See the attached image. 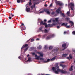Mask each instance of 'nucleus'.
Segmentation results:
<instances>
[{"label": "nucleus", "instance_id": "nucleus-38", "mask_svg": "<svg viewBox=\"0 0 75 75\" xmlns=\"http://www.w3.org/2000/svg\"><path fill=\"white\" fill-rule=\"evenodd\" d=\"M67 33H68V32L65 31L64 32V34H66Z\"/></svg>", "mask_w": 75, "mask_h": 75}, {"label": "nucleus", "instance_id": "nucleus-52", "mask_svg": "<svg viewBox=\"0 0 75 75\" xmlns=\"http://www.w3.org/2000/svg\"><path fill=\"white\" fill-rule=\"evenodd\" d=\"M44 21L45 22H46V21H47V20L46 19L44 20Z\"/></svg>", "mask_w": 75, "mask_h": 75}, {"label": "nucleus", "instance_id": "nucleus-40", "mask_svg": "<svg viewBox=\"0 0 75 75\" xmlns=\"http://www.w3.org/2000/svg\"><path fill=\"white\" fill-rule=\"evenodd\" d=\"M69 58H70L71 59H72V56L71 55H69Z\"/></svg>", "mask_w": 75, "mask_h": 75}, {"label": "nucleus", "instance_id": "nucleus-36", "mask_svg": "<svg viewBox=\"0 0 75 75\" xmlns=\"http://www.w3.org/2000/svg\"><path fill=\"white\" fill-rule=\"evenodd\" d=\"M52 6V4L51 3V4L49 6V7H51Z\"/></svg>", "mask_w": 75, "mask_h": 75}, {"label": "nucleus", "instance_id": "nucleus-43", "mask_svg": "<svg viewBox=\"0 0 75 75\" xmlns=\"http://www.w3.org/2000/svg\"><path fill=\"white\" fill-rule=\"evenodd\" d=\"M40 38H37V39H36V41H39V40H40Z\"/></svg>", "mask_w": 75, "mask_h": 75}, {"label": "nucleus", "instance_id": "nucleus-24", "mask_svg": "<svg viewBox=\"0 0 75 75\" xmlns=\"http://www.w3.org/2000/svg\"><path fill=\"white\" fill-rule=\"evenodd\" d=\"M47 36V35H43L42 38V39H44V37H45Z\"/></svg>", "mask_w": 75, "mask_h": 75}, {"label": "nucleus", "instance_id": "nucleus-45", "mask_svg": "<svg viewBox=\"0 0 75 75\" xmlns=\"http://www.w3.org/2000/svg\"><path fill=\"white\" fill-rule=\"evenodd\" d=\"M31 4H32V3H31V2H30L29 3V6L30 5H31Z\"/></svg>", "mask_w": 75, "mask_h": 75}, {"label": "nucleus", "instance_id": "nucleus-26", "mask_svg": "<svg viewBox=\"0 0 75 75\" xmlns=\"http://www.w3.org/2000/svg\"><path fill=\"white\" fill-rule=\"evenodd\" d=\"M51 15H52V16H53V15H54L55 14V12L54 11L52 12L51 13Z\"/></svg>", "mask_w": 75, "mask_h": 75}, {"label": "nucleus", "instance_id": "nucleus-60", "mask_svg": "<svg viewBox=\"0 0 75 75\" xmlns=\"http://www.w3.org/2000/svg\"><path fill=\"white\" fill-rule=\"evenodd\" d=\"M29 54H28V55H27V57H29Z\"/></svg>", "mask_w": 75, "mask_h": 75}, {"label": "nucleus", "instance_id": "nucleus-25", "mask_svg": "<svg viewBox=\"0 0 75 75\" xmlns=\"http://www.w3.org/2000/svg\"><path fill=\"white\" fill-rule=\"evenodd\" d=\"M31 61V57H29L28 58L27 61H29V62H30V61Z\"/></svg>", "mask_w": 75, "mask_h": 75}, {"label": "nucleus", "instance_id": "nucleus-46", "mask_svg": "<svg viewBox=\"0 0 75 75\" xmlns=\"http://www.w3.org/2000/svg\"><path fill=\"white\" fill-rule=\"evenodd\" d=\"M44 6L46 7L48 6V5H47V4H45Z\"/></svg>", "mask_w": 75, "mask_h": 75}, {"label": "nucleus", "instance_id": "nucleus-14", "mask_svg": "<svg viewBox=\"0 0 75 75\" xmlns=\"http://www.w3.org/2000/svg\"><path fill=\"white\" fill-rule=\"evenodd\" d=\"M62 47L63 48H64L63 50H65V49H66L67 47H66V44H64L62 45Z\"/></svg>", "mask_w": 75, "mask_h": 75}, {"label": "nucleus", "instance_id": "nucleus-7", "mask_svg": "<svg viewBox=\"0 0 75 75\" xmlns=\"http://www.w3.org/2000/svg\"><path fill=\"white\" fill-rule=\"evenodd\" d=\"M55 1L57 5H59V6H62V5H63V3H61V2L57 1V0H55Z\"/></svg>", "mask_w": 75, "mask_h": 75}, {"label": "nucleus", "instance_id": "nucleus-22", "mask_svg": "<svg viewBox=\"0 0 75 75\" xmlns=\"http://www.w3.org/2000/svg\"><path fill=\"white\" fill-rule=\"evenodd\" d=\"M45 9H43L42 11H41L39 12L40 14H42V13H43L45 12Z\"/></svg>", "mask_w": 75, "mask_h": 75}, {"label": "nucleus", "instance_id": "nucleus-41", "mask_svg": "<svg viewBox=\"0 0 75 75\" xmlns=\"http://www.w3.org/2000/svg\"><path fill=\"white\" fill-rule=\"evenodd\" d=\"M10 14L11 15V16H12V17H14V15H12V13H10Z\"/></svg>", "mask_w": 75, "mask_h": 75}, {"label": "nucleus", "instance_id": "nucleus-15", "mask_svg": "<svg viewBox=\"0 0 75 75\" xmlns=\"http://www.w3.org/2000/svg\"><path fill=\"white\" fill-rule=\"evenodd\" d=\"M37 53H38V54L39 55H40V57H43V54H42V53L41 52H38Z\"/></svg>", "mask_w": 75, "mask_h": 75}, {"label": "nucleus", "instance_id": "nucleus-32", "mask_svg": "<svg viewBox=\"0 0 75 75\" xmlns=\"http://www.w3.org/2000/svg\"><path fill=\"white\" fill-rule=\"evenodd\" d=\"M69 23H70L72 24H74V22H72L71 21H69Z\"/></svg>", "mask_w": 75, "mask_h": 75}, {"label": "nucleus", "instance_id": "nucleus-4", "mask_svg": "<svg viewBox=\"0 0 75 75\" xmlns=\"http://www.w3.org/2000/svg\"><path fill=\"white\" fill-rule=\"evenodd\" d=\"M68 7L69 8V10L70 11L69 8H71L72 10H73V8L74 7V4L72 3H70L68 5Z\"/></svg>", "mask_w": 75, "mask_h": 75}, {"label": "nucleus", "instance_id": "nucleus-21", "mask_svg": "<svg viewBox=\"0 0 75 75\" xmlns=\"http://www.w3.org/2000/svg\"><path fill=\"white\" fill-rule=\"evenodd\" d=\"M30 9L29 8H26V11L27 12H30Z\"/></svg>", "mask_w": 75, "mask_h": 75}, {"label": "nucleus", "instance_id": "nucleus-28", "mask_svg": "<svg viewBox=\"0 0 75 75\" xmlns=\"http://www.w3.org/2000/svg\"><path fill=\"white\" fill-rule=\"evenodd\" d=\"M38 49L40 50L41 48H42V47L41 45H39V47H38Z\"/></svg>", "mask_w": 75, "mask_h": 75}, {"label": "nucleus", "instance_id": "nucleus-2", "mask_svg": "<svg viewBox=\"0 0 75 75\" xmlns=\"http://www.w3.org/2000/svg\"><path fill=\"white\" fill-rule=\"evenodd\" d=\"M28 46V45L27 44H25V45H23L21 49V51H22V50H24V51H26L28 49V47H27V46ZM27 47V48H26ZM25 48L26 49H25Z\"/></svg>", "mask_w": 75, "mask_h": 75}, {"label": "nucleus", "instance_id": "nucleus-11", "mask_svg": "<svg viewBox=\"0 0 75 75\" xmlns=\"http://www.w3.org/2000/svg\"><path fill=\"white\" fill-rule=\"evenodd\" d=\"M56 11L57 14H59L61 13V7H59Z\"/></svg>", "mask_w": 75, "mask_h": 75}, {"label": "nucleus", "instance_id": "nucleus-20", "mask_svg": "<svg viewBox=\"0 0 75 75\" xmlns=\"http://www.w3.org/2000/svg\"><path fill=\"white\" fill-rule=\"evenodd\" d=\"M58 48L55 47L54 48V51H58Z\"/></svg>", "mask_w": 75, "mask_h": 75}, {"label": "nucleus", "instance_id": "nucleus-29", "mask_svg": "<svg viewBox=\"0 0 75 75\" xmlns=\"http://www.w3.org/2000/svg\"><path fill=\"white\" fill-rule=\"evenodd\" d=\"M61 14L64 17H65V15L64 14V13H61Z\"/></svg>", "mask_w": 75, "mask_h": 75}, {"label": "nucleus", "instance_id": "nucleus-17", "mask_svg": "<svg viewBox=\"0 0 75 75\" xmlns=\"http://www.w3.org/2000/svg\"><path fill=\"white\" fill-rule=\"evenodd\" d=\"M58 18H55V22L54 23V24H56V25H57V23H56L57 22H58Z\"/></svg>", "mask_w": 75, "mask_h": 75}, {"label": "nucleus", "instance_id": "nucleus-61", "mask_svg": "<svg viewBox=\"0 0 75 75\" xmlns=\"http://www.w3.org/2000/svg\"><path fill=\"white\" fill-rule=\"evenodd\" d=\"M29 1H30V2H31V0H29Z\"/></svg>", "mask_w": 75, "mask_h": 75}, {"label": "nucleus", "instance_id": "nucleus-53", "mask_svg": "<svg viewBox=\"0 0 75 75\" xmlns=\"http://www.w3.org/2000/svg\"><path fill=\"white\" fill-rule=\"evenodd\" d=\"M60 63H61V64L63 63H64V62H60Z\"/></svg>", "mask_w": 75, "mask_h": 75}, {"label": "nucleus", "instance_id": "nucleus-1", "mask_svg": "<svg viewBox=\"0 0 75 75\" xmlns=\"http://www.w3.org/2000/svg\"><path fill=\"white\" fill-rule=\"evenodd\" d=\"M52 69L54 72L55 74H58L59 72H60L62 74H66L67 71L65 70H60L59 69V67L58 66V64H56V66L55 67H53Z\"/></svg>", "mask_w": 75, "mask_h": 75}, {"label": "nucleus", "instance_id": "nucleus-48", "mask_svg": "<svg viewBox=\"0 0 75 75\" xmlns=\"http://www.w3.org/2000/svg\"><path fill=\"white\" fill-rule=\"evenodd\" d=\"M51 20H50L48 22V23H51Z\"/></svg>", "mask_w": 75, "mask_h": 75}, {"label": "nucleus", "instance_id": "nucleus-12", "mask_svg": "<svg viewBox=\"0 0 75 75\" xmlns=\"http://www.w3.org/2000/svg\"><path fill=\"white\" fill-rule=\"evenodd\" d=\"M45 12H46L47 14H50V12L49 9H47L45 10Z\"/></svg>", "mask_w": 75, "mask_h": 75}, {"label": "nucleus", "instance_id": "nucleus-23", "mask_svg": "<svg viewBox=\"0 0 75 75\" xmlns=\"http://www.w3.org/2000/svg\"><path fill=\"white\" fill-rule=\"evenodd\" d=\"M60 66L61 67H62L63 68H65V65H63L62 64H60Z\"/></svg>", "mask_w": 75, "mask_h": 75}, {"label": "nucleus", "instance_id": "nucleus-30", "mask_svg": "<svg viewBox=\"0 0 75 75\" xmlns=\"http://www.w3.org/2000/svg\"><path fill=\"white\" fill-rule=\"evenodd\" d=\"M48 30H47L46 29H45V33H48Z\"/></svg>", "mask_w": 75, "mask_h": 75}, {"label": "nucleus", "instance_id": "nucleus-37", "mask_svg": "<svg viewBox=\"0 0 75 75\" xmlns=\"http://www.w3.org/2000/svg\"><path fill=\"white\" fill-rule=\"evenodd\" d=\"M42 27H40L39 29V30L40 31H41V30H42Z\"/></svg>", "mask_w": 75, "mask_h": 75}, {"label": "nucleus", "instance_id": "nucleus-51", "mask_svg": "<svg viewBox=\"0 0 75 75\" xmlns=\"http://www.w3.org/2000/svg\"><path fill=\"white\" fill-rule=\"evenodd\" d=\"M60 28V26H57V28Z\"/></svg>", "mask_w": 75, "mask_h": 75}, {"label": "nucleus", "instance_id": "nucleus-50", "mask_svg": "<svg viewBox=\"0 0 75 75\" xmlns=\"http://www.w3.org/2000/svg\"><path fill=\"white\" fill-rule=\"evenodd\" d=\"M28 4H26V8H27V7H28Z\"/></svg>", "mask_w": 75, "mask_h": 75}, {"label": "nucleus", "instance_id": "nucleus-62", "mask_svg": "<svg viewBox=\"0 0 75 75\" xmlns=\"http://www.w3.org/2000/svg\"><path fill=\"white\" fill-rule=\"evenodd\" d=\"M6 1L8 2L9 1V0H6Z\"/></svg>", "mask_w": 75, "mask_h": 75}, {"label": "nucleus", "instance_id": "nucleus-63", "mask_svg": "<svg viewBox=\"0 0 75 75\" xmlns=\"http://www.w3.org/2000/svg\"><path fill=\"white\" fill-rule=\"evenodd\" d=\"M59 24H61V23H59Z\"/></svg>", "mask_w": 75, "mask_h": 75}, {"label": "nucleus", "instance_id": "nucleus-58", "mask_svg": "<svg viewBox=\"0 0 75 75\" xmlns=\"http://www.w3.org/2000/svg\"><path fill=\"white\" fill-rule=\"evenodd\" d=\"M21 58V57H20V56H19L18 57L19 59H20Z\"/></svg>", "mask_w": 75, "mask_h": 75}, {"label": "nucleus", "instance_id": "nucleus-27", "mask_svg": "<svg viewBox=\"0 0 75 75\" xmlns=\"http://www.w3.org/2000/svg\"><path fill=\"white\" fill-rule=\"evenodd\" d=\"M68 55V54H64L63 55V57H66V56H67V55Z\"/></svg>", "mask_w": 75, "mask_h": 75}, {"label": "nucleus", "instance_id": "nucleus-9", "mask_svg": "<svg viewBox=\"0 0 75 75\" xmlns=\"http://www.w3.org/2000/svg\"><path fill=\"white\" fill-rule=\"evenodd\" d=\"M67 16H70V17H74V13H73V14L72 15L70 16V11H68L67 13Z\"/></svg>", "mask_w": 75, "mask_h": 75}, {"label": "nucleus", "instance_id": "nucleus-57", "mask_svg": "<svg viewBox=\"0 0 75 75\" xmlns=\"http://www.w3.org/2000/svg\"><path fill=\"white\" fill-rule=\"evenodd\" d=\"M67 59H69H69H70L69 58V57H67Z\"/></svg>", "mask_w": 75, "mask_h": 75}, {"label": "nucleus", "instance_id": "nucleus-33", "mask_svg": "<svg viewBox=\"0 0 75 75\" xmlns=\"http://www.w3.org/2000/svg\"><path fill=\"white\" fill-rule=\"evenodd\" d=\"M52 48H53V47H52V46H50L49 47V50H51V49H52Z\"/></svg>", "mask_w": 75, "mask_h": 75}, {"label": "nucleus", "instance_id": "nucleus-44", "mask_svg": "<svg viewBox=\"0 0 75 75\" xmlns=\"http://www.w3.org/2000/svg\"><path fill=\"white\" fill-rule=\"evenodd\" d=\"M39 59H40V60H43L44 59H43V58H40Z\"/></svg>", "mask_w": 75, "mask_h": 75}, {"label": "nucleus", "instance_id": "nucleus-8", "mask_svg": "<svg viewBox=\"0 0 75 75\" xmlns=\"http://www.w3.org/2000/svg\"><path fill=\"white\" fill-rule=\"evenodd\" d=\"M55 37V35H54V34H52L50 36H47L46 38V40H50V38H53V37Z\"/></svg>", "mask_w": 75, "mask_h": 75}, {"label": "nucleus", "instance_id": "nucleus-13", "mask_svg": "<svg viewBox=\"0 0 75 75\" xmlns=\"http://www.w3.org/2000/svg\"><path fill=\"white\" fill-rule=\"evenodd\" d=\"M35 57L36 59H38V60H39L40 59V56H38L37 55H35Z\"/></svg>", "mask_w": 75, "mask_h": 75}, {"label": "nucleus", "instance_id": "nucleus-35", "mask_svg": "<svg viewBox=\"0 0 75 75\" xmlns=\"http://www.w3.org/2000/svg\"><path fill=\"white\" fill-rule=\"evenodd\" d=\"M66 26V28H70V26Z\"/></svg>", "mask_w": 75, "mask_h": 75}, {"label": "nucleus", "instance_id": "nucleus-3", "mask_svg": "<svg viewBox=\"0 0 75 75\" xmlns=\"http://www.w3.org/2000/svg\"><path fill=\"white\" fill-rule=\"evenodd\" d=\"M53 24H48L47 25V23H46V26H45V27H52L53 25H56V24H54V23L55 22V20H53Z\"/></svg>", "mask_w": 75, "mask_h": 75}, {"label": "nucleus", "instance_id": "nucleus-18", "mask_svg": "<svg viewBox=\"0 0 75 75\" xmlns=\"http://www.w3.org/2000/svg\"><path fill=\"white\" fill-rule=\"evenodd\" d=\"M72 68H73V66H71V67L69 69V71H73V69H72Z\"/></svg>", "mask_w": 75, "mask_h": 75}, {"label": "nucleus", "instance_id": "nucleus-64", "mask_svg": "<svg viewBox=\"0 0 75 75\" xmlns=\"http://www.w3.org/2000/svg\"><path fill=\"white\" fill-rule=\"evenodd\" d=\"M24 0H23V1L24 2Z\"/></svg>", "mask_w": 75, "mask_h": 75}, {"label": "nucleus", "instance_id": "nucleus-56", "mask_svg": "<svg viewBox=\"0 0 75 75\" xmlns=\"http://www.w3.org/2000/svg\"><path fill=\"white\" fill-rule=\"evenodd\" d=\"M73 52H75V50H73Z\"/></svg>", "mask_w": 75, "mask_h": 75}, {"label": "nucleus", "instance_id": "nucleus-5", "mask_svg": "<svg viewBox=\"0 0 75 75\" xmlns=\"http://www.w3.org/2000/svg\"><path fill=\"white\" fill-rule=\"evenodd\" d=\"M38 20H39V22H38V24L39 23H40V25H45V27H47V25H46V23H44V22H43L42 20L41 19H39Z\"/></svg>", "mask_w": 75, "mask_h": 75}, {"label": "nucleus", "instance_id": "nucleus-6", "mask_svg": "<svg viewBox=\"0 0 75 75\" xmlns=\"http://www.w3.org/2000/svg\"><path fill=\"white\" fill-rule=\"evenodd\" d=\"M55 59V57H54L51 59H48L46 61H44L43 62L44 63H47V62H50V61H54Z\"/></svg>", "mask_w": 75, "mask_h": 75}, {"label": "nucleus", "instance_id": "nucleus-42", "mask_svg": "<svg viewBox=\"0 0 75 75\" xmlns=\"http://www.w3.org/2000/svg\"><path fill=\"white\" fill-rule=\"evenodd\" d=\"M31 41L33 42V41H34V39H31Z\"/></svg>", "mask_w": 75, "mask_h": 75}, {"label": "nucleus", "instance_id": "nucleus-47", "mask_svg": "<svg viewBox=\"0 0 75 75\" xmlns=\"http://www.w3.org/2000/svg\"><path fill=\"white\" fill-rule=\"evenodd\" d=\"M32 54L33 55H35V54L34 53H33Z\"/></svg>", "mask_w": 75, "mask_h": 75}, {"label": "nucleus", "instance_id": "nucleus-54", "mask_svg": "<svg viewBox=\"0 0 75 75\" xmlns=\"http://www.w3.org/2000/svg\"><path fill=\"white\" fill-rule=\"evenodd\" d=\"M9 19H11V17H10V16H9Z\"/></svg>", "mask_w": 75, "mask_h": 75}, {"label": "nucleus", "instance_id": "nucleus-19", "mask_svg": "<svg viewBox=\"0 0 75 75\" xmlns=\"http://www.w3.org/2000/svg\"><path fill=\"white\" fill-rule=\"evenodd\" d=\"M17 2L18 3H20V2H23V0H17Z\"/></svg>", "mask_w": 75, "mask_h": 75}, {"label": "nucleus", "instance_id": "nucleus-16", "mask_svg": "<svg viewBox=\"0 0 75 75\" xmlns=\"http://www.w3.org/2000/svg\"><path fill=\"white\" fill-rule=\"evenodd\" d=\"M67 24H68V23H63V24L61 25V26H63L64 25V26H66V25H67Z\"/></svg>", "mask_w": 75, "mask_h": 75}, {"label": "nucleus", "instance_id": "nucleus-39", "mask_svg": "<svg viewBox=\"0 0 75 75\" xmlns=\"http://www.w3.org/2000/svg\"><path fill=\"white\" fill-rule=\"evenodd\" d=\"M72 34L74 35H75V31H73L72 32Z\"/></svg>", "mask_w": 75, "mask_h": 75}, {"label": "nucleus", "instance_id": "nucleus-55", "mask_svg": "<svg viewBox=\"0 0 75 75\" xmlns=\"http://www.w3.org/2000/svg\"><path fill=\"white\" fill-rule=\"evenodd\" d=\"M23 25H24V24L23 23H22V24L21 25L22 26H23Z\"/></svg>", "mask_w": 75, "mask_h": 75}, {"label": "nucleus", "instance_id": "nucleus-10", "mask_svg": "<svg viewBox=\"0 0 75 75\" xmlns=\"http://www.w3.org/2000/svg\"><path fill=\"white\" fill-rule=\"evenodd\" d=\"M39 2H38V3H35L33 6H31V8L32 9H33V8H35V5L36 4H39Z\"/></svg>", "mask_w": 75, "mask_h": 75}, {"label": "nucleus", "instance_id": "nucleus-59", "mask_svg": "<svg viewBox=\"0 0 75 75\" xmlns=\"http://www.w3.org/2000/svg\"><path fill=\"white\" fill-rule=\"evenodd\" d=\"M39 0H33V1H38Z\"/></svg>", "mask_w": 75, "mask_h": 75}, {"label": "nucleus", "instance_id": "nucleus-49", "mask_svg": "<svg viewBox=\"0 0 75 75\" xmlns=\"http://www.w3.org/2000/svg\"><path fill=\"white\" fill-rule=\"evenodd\" d=\"M71 27L72 28H73V27H74V24L71 25Z\"/></svg>", "mask_w": 75, "mask_h": 75}, {"label": "nucleus", "instance_id": "nucleus-31", "mask_svg": "<svg viewBox=\"0 0 75 75\" xmlns=\"http://www.w3.org/2000/svg\"><path fill=\"white\" fill-rule=\"evenodd\" d=\"M22 29L23 30H25V29H26V28H25V26H23Z\"/></svg>", "mask_w": 75, "mask_h": 75}, {"label": "nucleus", "instance_id": "nucleus-34", "mask_svg": "<svg viewBox=\"0 0 75 75\" xmlns=\"http://www.w3.org/2000/svg\"><path fill=\"white\" fill-rule=\"evenodd\" d=\"M45 49H46V48H48V46L47 45H45Z\"/></svg>", "mask_w": 75, "mask_h": 75}]
</instances>
